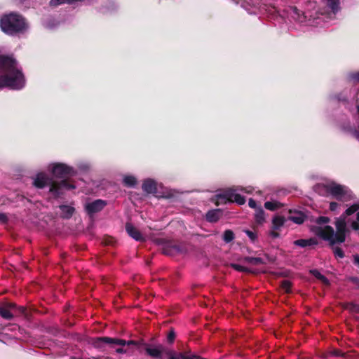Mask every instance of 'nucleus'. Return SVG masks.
<instances>
[{
	"label": "nucleus",
	"mask_w": 359,
	"mask_h": 359,
	"mask_svg": "<svg viewBox=\"0 0 359 359\" xmlns=\"http://www.w3.org/2000/svg\"><path fill=\"white\" fill-rule=\"evenodd\" d=\"M334 98L340 102H343L344 104L348 103V97L344 94L343 93H337L334 95Z\"/></svg>",
	"instance_id": "2f4dec72"
},
{
	"label": "nucleus",
	"mask_w": 359,
	"mask_h": 359,
	"mask_svg": "<svg viewBox=\"0 0 359 359\" xmlns=\"http://www.w3.org/2000/svg\"><path fill=\"white\" fill-rule=\"evenodd\" d=\"M49 170L53 177L45 172H39L36 175L33 184L38 189L49 187V193L54 198H59L63 194L65 190H71L76 188L70 183L68 178L76 175L74 169L62 163H55L49 165Z\"/></svg>",
	"instance_id": "f257e3e1"
},
{
	"label": "nucleus",
	"mask_w": 359,
	"mask_h": 359,
	"mask_svg": "<svg viewBox=\"0 0 359 359\" xmlns=\"http://www.w3.org/2000/svg\"><path fill=\"white\" fill-rule=\"evenodd\" d=\"M349 308L351 309V310H353V311H358V309H359V306L358 305H356L353 303H350L349 304Z\"/></svg>",
	"instance_id": "37998d69"
},
{
	"label": "nucleus",
	"mask_w": 359,
	"mask_h": 359,
	"mask_svg": "<svg viewBox=\"0 0 359 359\" xmlns=\"http://www.w3.org/2000/svg\"><path fill=\"white\" fill-rule=\"evenodd\" d=\"M233 203H236L238 205H243L245 203V198L241 194H236L234 196Z\"/></svg>",
	"instance_id": "473e14b6"
},
{
	"label": "nucleus",
	"mask_w": 359,
	"mask_h": 359,
	"mask_svg": "<svg viewBox=\"0 0 359 359\" xmlns=\"http://www.w3.org/2000/svg\"><path fill=\"white\" fill-rule=\"evenodd\" d=\"M72 359H75V358H72Z\"/></svg>",
	"instance_id": "864d4df0"
},
{
	"label": "nucleus",
	"mask_w": 359,
	"mask_h": 359,
	"mask_svg": "<svg viewBox=\"0 0 359 359\" xmlns=\"http://www.w3.org/2000/svg\"><path fill=\"white\" fill-rule=\"evenodd\" d=\"M285 221L283 216L276 215L272 219V229L280 230L284 226Z\"/></svg>",
	"instance_id": "f3484780"
},
{
	"label": "nucleus",
	"mask_w": 359,
	"mask_h": 359,
	"mask_svg": "<svg viewBox=\"0 0 359 359\" xmlns=\"http://www.w3.org/2000/svg\"><path fill=\"white\" fill-rule=\"evenodd\" d=\"M348 280L359 288V278L358 277L351 276L348 278Z\"/></svg>",
	"instance_id": "e433bc0d"
},
{
	"label": "nucleus",
	"mask_w": 359,
	"mask_h": 359,
	"mask_svg": "<svg viewBox=\"0 0 359 359\" xmlns=\"http://www.w3.org/2000/svg\"><path fill=\"white\" fill-rule=\"evenodd\" d=\"M230 266L239 272L252 273V270H250V269L239 265L238 264L232 263L230 264Z\"/></svg>",
	"instance_id": "cd10ccee"
},
{
	"label": "nucleus",
	"mask_w": 359,
	"mask_h": 359,
	"mask_svg": "<svg viewBox=\"0 0 359 359\" xmlns=\"http://www.w3.org/2000/svg\"><path fill=\"white\" fill-rule=\"evenodd\" d=\"M351 79L359 81V72L353 73L351 75Z\"/></svg>",
	"instance_id": "49530a36"
},
{
	"label": "nucleus",
	"mask_w": 359,
	"mask_h": 359,
	"mask_svg": "<svg viewBox=\"0 0 359 359\" xmlns=\"http://www.w3.org/2000/svg\"><path fill=\"white\" fill-rule=\"evenodd\" d=\"M59 208L61 210L60 217L63 219H69L75 212V208L67 205H60Z\"/></svg>",
	"instance_id": "4468645a"
},
{
	"label": "nucleus",
	"mask_w": 359,
	"mask_h": 359,
	"mask_svg": "<svg viewBox=\"0 0 359 359\" xmlns=\"http://www.w3.org/2000/svg\"><path fill=\"white\" fill-rule=\"evenodd\" d=\"M243 261L244 262L252 264V265H260L264 264V261L260 257H245L243 258Z\"/></svg>",
	"instance_id": "aec40b11"
},
{
	"label": "nucleus",
	"mask_w": 359,
	"mask_h": 359,
	"mask_svg": "<svg viewBox=\"0 0 359 359\" xmlns=\"http://www.w3.org/2000/svg\"><path fill=\"white\" fill-rule=\"evenodd\" d=\"M248 205H249L251 208H254V209H255V210H257V208H258V207L257 206V202H256L253 198H250V199H249Z\"/></svg>",
	"instance_id": "4c0bfd02"
},
{
	"label": "nucleus",
	"mask_w": 359,
	"mask_h": 359,
	"mask_svg": "<svg viewBox=\"0 0 359 359\" xmlns=\"http://www.w3.org/2000/svg\"><path fill=\"white\" fill-rule=\"evenodd\" d=\"M332 355L337 357H344L345 353H342L341 351L337 349L333 351Z\"/></svg>",
	"instance_id": "ea45409f"
},
{
	"label": "nucleus",
	"mask_w": 359,
	"mask_h": 359,
	"mask_svg": "<svg viewBox=\"0 0 359 359\" xmlns=\"http://www.w3.org/2000/svg\"><path fill=\"white\" fill-rule=\"evenodd\" d=\"M330 247L332 249L335 257L342 259L345 257V254L341 248L334 245Z\"/></svg>",
	"instance_id": "bb28decb"
},
{
	"label": "nucleus",
	"mask_w": 359,
	"mask_h": 359,
	"mask_svg": "<svg viewBox=\"0 0 359 359\" xmlns=\"http://www.w3.org/2000/svg\"><path fill=\"white\" fill-rule=\"evenodd\" d=\"M146 353L150 357L156 359H163V353L165 351L163 346L159 345L158 346H153L149 345L145 346Z\"/></svg>",
	"instance_id": "6e6552de"
},
{
	"label": "nucleus",
	"mask_w": 359,
	"mask_h": 359,
	"mask_svg": "<svg viewBox=\"0 0 359 359\" xmlns=\"http://www.w3.org/2000/svg\"><path fill=\"white\" fill-rule=\"evenodd\" d=\"M23 267H24V269L26 267V266H25V262H24Z\"/></svg>",
	"instance_id": "603ef678"
},
{
	"label": "nucleus",
	"mask_w": 359,
	"mask_h": 359,
	"mask_svg": "<svg viewBox=\"0 0 359 359\" xmlns=\"http://www.w3.org/2000/svg\"><path fill=\"white\" fill-rule=\"evenodd\" d=\"M7 221V217L4 213H0V222L5 223Z\"/></svg>",
	"instance_id": "a18cd8bd"
},
{
	"label": "nucleus",
	"mask_w": 359,
	"mask_h": 359,
	"mask_svg": "<svg viewBox=\"0 0 359 359\" xmlns=\"http://www.w3.org/2000/svg\"><path fill=\"white\" fill-rule=\"evenodd\" d=\"M290 215L288 219L297 224H302L304 222L306 216L301 211L290 210Z\"/></svg>",
	"instance_id": "9b49d317"
},
{
	"label": "nucleus",
	"mask_w": 359,
	"mask_h": 359,
	"mask_svg": "<svg viewBox=\"0 0 359 359\" xmlns=\"http://www.w3.org/2000/svg\"><path fill=\"white\" fill-rule=\"evenodd\" d=\"M162 251L165 255L175 256L183 253L184 248L181 245L174 242H168L163 245Z\"/></svg>",
	"instance_id": "0eeeda50"
},
{
	"label": "nucleus",
	"mask_w": 359,
	"mask_h": 359,
	"mask_svg": "<svg viewBox=\"0 0 359 359\" xmlns=\"http://www.w3.org/2000/svg\"><path fill=\"white\" fill-rule=\"evenodd\" d=\"M280 287L285 292L290 293L292 292V283L288 280H283L280 283Z\"/></svg>",
	"instance_id": "a878e982"
},
{
	"label": "nucleus",
	"mask_w": 359,
	"mask_h": 359,
	"mask_svg": "<svg viewBox=\"0 0 359 359\" xmlns=\"http://www.w3.org/2000/svg\"><path fill=\"white\" fill-rule=\"evenodd\" d=\"M327 191L337 200L346 201L351 196L350 191L345 186L332 183L327 186Z\"/></svg>",
	"instance_id": "39448f33"
},
{
	"label": "nucleus",
	"mask_w": 359,
	"mask_h": 359,
	"mask_svg": "<svg viewBox=\"0 0 359 359\" xmlns=\"http://www.w3.org/2000/svg\"><path fill=\"white\" fill-rule=\"evenodd\" d=\"M336 232L329 225L318 228L316 234L323 240L329 242L330 246L342 243L346 241V233L349 231L346 226L345 216H340L335 222Z\"/></svg>",
	"instance_id": "f03ea898"
},
{
	"label": "nucleus",
	"mask_w": 359,
	"mask_h": 359,
	"mask_svg": "<svg viewBox=\"0 0 359 359\" xmlns=\"http://www.w3.org/2000/svg\"><path fill=\"white\" fill-rule=\"evenodd\" d=\"M107 204V203L104 200L96 199L92 202L86 203L84 209L90 217H93L95 214L102 211Z\"/></svg>",
	"instance_id": "423d86ee"
},
{
	"label": "nucleus",
	"mask_w": 359,
	"mask_h": 359,
	"mask_svg": "<svg viewBox=\"0 0 359 359\" xmlns=\"http://www.w3.org/2000/svg\"><path fill=\"white\" fill-rule=\"evenodd\" d=\"M282 204L277 201H266L264 203L265 208L271 211H274L280 208Z\"/></svg>",
	"instance_id": "5701e85b"
},
{
	"label": "nucleus",
	"mask_w": 359,
	"mask_h": 359,
	"mask_svg": "<svg viewBox=\"0 0 359 359\" xmlns=\"http://www.w3.org/2000/svg\"><path fill=\"white\" fill-rule=\"evenodd\" d=\"M142 188L144 191L147 194H155L157 191L156 182L151 179H147L144 181Z\"/></svg>",
	"instance_id": "ddd939ff"
},
{
	"label": "nucleus",
	"mask_w": 359,
	"mask_h": 359,
	"mask_svg": "<svg viewBox=\"0 0 359 359\" xmlns=\"http://www.w3.org/2000/svg\"><path fill=\"white\" fill-rule=\"evenodd\" d=\"M92 345L101 351L108 348H115L117 345H123L124 339L109 337H97L92 338Z\"/></svg>",
	"instance_id": "20e7f679"
},
{
	"label": "nucleus",
	"mask_w": 359,
	"mask_h": 359,
	"mask_svg": "<svg viewBox=\"0 0 359 359\" xmlns=\"http://www.w3.org/2000/svg\"><path fill=\"white\" fill-rule=\"evenodd\" d=\"M244 232L247 234V236L250 238L252 241H255L256 240L257 234L255 232L248 229L245 230Z\"/></svg>",
	"instance_id": "c9c22d12"
},
{
	"label": "nucleus",
	"mask_w": 359,
	"mask_h": 359,
	"mask_svg": "<svg viewBox=\"0 0 359 359\" xmlns=\"http://www.w3.org/2000/svg\"><path fill=\"white\" fill-rule=\"evenodd\" d=\"M235 238V234L231 229H226L224 231L222 239L226 243L233 241Z\"/></svg>",
	"instance_id": "4be33fe9"
},
{
	"label": "nucleus",
	"mask_w": 359,
	"mask_h": 359,
	"mask_svg": "<svg viewBox=\"0 0 359 359\" xmlns=\"http://www.w3.org/2000/svg\"><path fill=\"white\" fill-rule=\"evenodd\" d=\"M0 316L5 319H11L13 317L11 312L4 307H0Z\"/></svg>",
	"instance_id": "c85d7f7f"
},
{
	"label": "nucleus",
	"mask_w": 359,
	"mask_h": 359,
	"mask_svg": "<svg viewBox=\"0 0 359 359\" xmlns=\"http://www.w3.org/2000/svg\"><path fill=\"white\" fill-rule=\"evenodd\" d=\"M221 215V210L219 209L209 210L206 213L205 219L209 222H216L219 219Z\"/></svg>",
	"instance_id": "dca6fc26"
},
{
	"label": "nucleus",
	"mask_w": 359,
	"mask_h": 359,
	"mask_svg": "<svg viewBox=\"0 0 359 359\" xmlns=\"http://www.w3.org/2000/svg\"><path fill=\"white\" fill-rule=\"evenodd\" d=\"M330 222V218L327 217L320 216L316 219V223L318 224H327Z\"/></svg>",
	"instance_id": "72a5a7b5"
},
{
	"label": "nucleus",
	"mask_w": 359,
	"mask_h": 359,
	"mask_svg": "<svg viewBox=\"0 0 359 359\" xmlns=\"http://www.w3.org/2000/svg\"><path fill=\"white\" fill-rule=\"evenodd\" d=\"M68 0H50V6H57L58 5L63 4L67 3Z\"/></svg>",
	"instance_id": "f704fd0d"
},
{
	"label": "nucleus",
	"mask_w": 359,
	"mask_h": 359,
	"mask_svg": "<svg viewBox=\"0 0 359 359\" xmlns=\"http://www.w3.org/2000/svg\"><path fill=\"white\" fill-rule=\"evenodd\" d=\"M309 272L315 278H316L318 280L322 281L323 283L327 284V285L329 284L328 279L324 275L321 274L318 270L311 269V270H310Z\"/></svg>",
	"instance_id": "412c9836"
},
{
	"label": "nucleus",
	"mask_w": 359,
	"mask_h": 359,
	"mask_svg": "<svg viewBox=\"0 0 359 359\" xmlns=\"http://www.w3.org/2000/svg\"><path fill=\"white\" fill-rule=\"evenodd\" d=\"M277 231L278 230L272 229V231H271L269 233L270 236L273 238L280 237V233L278 232H277Z\"/></svg>",
	"instance_id": "a19ab883"
},
{
	"label": "nucleus",
	"mask_w": 359,
	"mask_h": 359,
	"mask_svg": "<svg viewBox=\"0 0 359 359\" xmlns=\"http://www.w3.org/2000/svg\"><path fill=\"white\" fill-rule=\"evenodd\" d=\"M353 136H354L357 140H359V126H358V130H355H355L353 131Z\"/></svg>",
	"instance_id": "de8ad7c7"
},
{
	"label": "nucleus",
	"mask_w": 359,
	"mask_h": 359,
	"mask_svg": "<svg viewBox=\"0 0 359 359\" xmlns=\"http://www.w3.org/2000/svg\"><path fill=\"white\" fill-rule=\"evenodd\" d=\"M23 313H24V318H29V315L28 309L25 306H24Z\"/></svg>",
	"instance_id": "09e8293b"
},
{
	"label": "nucleus",
	"mask_w": 359,
	"mask_h": 359,
	"mask_svg": "<svg viewBox=\"0 0 359 359\" xmlns=\"http://www.w3.org/2000/svg\"><path fill=\"white\" fill-rule=\"evenodd\" d=\"M255 219L259 224H262L265 222L264 210L261 206H259L256 210Z\"/></svg>",
	"instance_id": "6ab92c4d"
},
{
	"label": "nucleus",
	"mask_w": 359,
	"mask_h": 359,
	"mask_svg": "<svg viewBox=\"0 0 359 359\" xmlns=\"http://www.w3.org/2000/svg\"><path fill=\"white\" fill-rule=\"evenodd\" d=\"M116 352L119 354L127 353L130 352V346L117 345L114 348Z\"/></svg>",
	"instance_id": "c756f323"
},
{
	"label": "nucleus",
	"mask_w": 359,
	"mask_h": 359,
	"mask_svg": "<svg viewBox=\"0 0 359 359\" xmlns=\"http://www.w3.org/2000/svg\"><path fill=\"white\" fill-rule=\"evenodd\" d=\"M126 231L128 234L137 241H141L144 240L143 236L140 231L133 226V224L127 222L126 224Z\"/></svg>",
	"instance_id": "9d476101"
},
{
	"label": "nucleus",
	"mask_w": 359,
	"mask_h": 359,
	"mask_svg": "<svg viewBox=\"0 0 359 359\" xmlns=\"http://www.w3.org/2000/svg\"><path fill=\"white\" fill-rule=\"evenodd\" d=\"M339 203L337 202H334V201L331 202L330 203V208H329L330 210H331L332 212L335 211L337 209V208L339 207Z\"/></svg>",
	"instance_id": "58836bf2"
},
{
	"label": "nucleus",
	"mask_w": 359,
	"mask_h": 359,
	"mask_svg": "<svg viewBox=\"0 0 359 359\" xmlns=\"http://www.w3.org/2000/svg\"><path fill=\"white\" fill-rule=\"evenodd\" d=\"M353 263L359 266V255H353Z\"/></svg>",
	"instance_id": "c03bdc74"
},
{
	"label": "nucleus",
	"mask_w": 359,
	"mask_h": 359,
	"mask_svg": "<svg viewBox=\"0 0 359 359\" xmlns=\"http://www.w3.org/2000/svg\"><path fill=\"white\" fill-rule=\"evenodd\" d=\"M124 344L123 346H134L137 347V348L140 351H145V346H149V344L145 343L143 339H140L138 341L135 340H129L126 341L124 339Z\"/></svg>",
	"instance_id": "2eb2a0df"
},
{
	"label": "nucleus",
	"mask_w": 359,
	"mask_h": 359,
	"mask_svg": "<svg viewBox=\"0 0 359 359\" xmlns=\"http://www.w3.org/2000/svg\"><path fill=\"white\" fill-rule=\"evenodd\" d=\"M176 337V334L173 328H171L167 335V341L168 344H172Z\"/></svg>",
	"instance_id": "7c9ffc66"
},
{
	"label": "nucleus",
	"mask_w": 359,
	"mask_h": 359,
	"mask_svg": "<svg viewBox=\"0 0 359 359\" xmlns=\"http://www.w3.org/2000/svg\"><path fill=\"white\" fill-rule=\"evenodd\" d=\"M356 219H357V222H359V211L357 212V215H356Z\"/></svg>",
	"instance_id": "8fccbe9b"
},
{
	"label": "nucleus",
	"mask_w": 359,
	"mask_h": 359,
	"mask_svg": "<svg viewBox=\"0 0 359 359\" xmlns=\"http://www.w3.org/2000/svg\"><path fill=\"white\" fill-rule=\"evenodd\" d=\"M123 183L128 187H133L136 184L137 180L133 176H126L123 179Z\"/></svg>",
	"instance_id": "393cba45"
},
{
	"label": "nucleus",
	"mask_w": 359,
	"mask_h": 359,
	"mask_svg": "<svg viewBox=\"0 0 359 359\" xmlns=\"http://www.w3.org/2000/svg\"><path fill=\"white\" fill-rule=\"evenodd\" d=\"M0 29L6 35L15 36L22 30V17L15 12L0 15Z\"/></svg>",
	"instance_id": "7ed1b4c3"
},
{
	"label": "nucleus",
	"mask_w": 359,
	"mask_h": 359,
	"mask_svg": "<svg viewBox=\"0 0 359 359\" xmlns=\"http://www.w3.org/2000/svg\"><path fill=\"white\" fill-rule=\"evenodd\" d=\"M23 26H24V31L25 30L26 27H27V25L25 23V22L24 21V24H23Z\"/></svg>",
	"instance_id": "3c124183"
},
{
	"label": "nucleus",
	"mask_w": 359,
	"mask_h": 359,
	"mask_svg": "<svg viewBox=\"0 0 359 359\" xmlns=\"http://www.w3.org/2000/svg\"><path fill=\"white\" fill-rule=\"evenodd\" d=\"M351 227L353 230L355 231H358L359 230V222H357V221H353L352 223H351Z\"/></svg>",
	"instance_id": "79ce46f5"
},
{
	"label": "nucleus",
	"mask_w": 359,
	"mask_h": 359,
	"mask_svg": "<svg viewBox=\"0 0 359 359\" xmlns=\"http://www.w3.org/2000/svg\"><path fill=\"white\" fill-rule=\"evenodd\" d=\"M293 243L294 245L304 248L318 245V241L316 238L312 237L309 239H298L294 241Z\"/></svg>",
	"instance_id": "f8f14e48"
},
{
	"label": "nucleus",
	"mask_w": 359,
	"mask_h": 359,
	"mask_svg": "<svg viewBox=\"0 0 359 359\" xmlns=\"http://www.w3.org/2000/svg\"><path fill=\"white\" fill-rule=\"evenodd\" d=\"M165 353L168 356V359H194V355L187 356L183 353H177L175 351L170 350L166 351Z\"/></svg>",
	"instance_id": "a211bd4d"
},
{
	"label": "nucleus",
	"mask_w": 359,
	"mask_h": 359,
	"mask_svg": "<svg viewBox=\"0 0 359 359\" xmlns=\"http://www.w3.org/2000/svg\"><path fill=\"white\" fill-rule=\"evenodd\" d=\"M359 210V203H354L349 208H348L345 212L341 216H345V218L347 216H350L357 212Z\"/></svg>",
	"instance_id": "b1692460"
},
{
	"label": "nucleus",
	"mask_w": 359,
	"mask_h": 359,
	"mask_svg": "<svg viewBox=\"0 0 359 359\" xmlns=\"http://www.w3.org/2000/svg\"><path fill=\"white\" fill-rule=\"evenodd\" d=\"M237 189L233 188L228 189L223 191L222 194H218L217 200L219 203H226V202L233 203L234 196Z\"/></svg>",
	"instance_id": "1a4fd4ad"
}]
</instances>
